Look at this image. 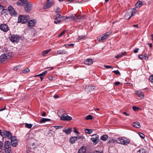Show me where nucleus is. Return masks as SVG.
<instances>
[{"label":"nucleus","instance_id":"nucleus-40","mask_svg":"<svg viewBox=\"0 0 153 153\" xmlns=\"http://www.w3.org/2000/svg\"><path fill=\"white\" fill-rule=\"evenodd\" d=\"M137 11V10L135 8H133L132 10H130V12L131 13H132V14H133V15L136 13Z\"/></svg>","mask_w":153,"mask_h":153},{"label":"nucleus","instance_id":"nucleus-45","mask_svg":"<svg viewBox=\"0 0 153 153\" xmlns=\"http://www.w3.org/2000/svg\"><path fill=\"white\" fill-rule=\"evenodd\" d=\"M113 72L116 74H120V72L118 70H117L116 71H113Z\"/></svg>","mask_w":153,"mask_h":153},{"label":"nucleus","instance_id":"nucleus-62","mask_svg":"<svg viewBox=\"0 0 153 153\" xmlns=\"http://www.w3.org/2000/svg\"><path fill=\"white\" fill-rule=\"evenodd\" d=\"M42 116H43V117H45V116L46 115V114H45V112H43L42 113Z\"/></svg>","mask_w":153,"mask_h":153},{"label":"nucleus","instance_id":"nucleus-50","mask_svg":"<svg viewBox=\"0 0 153 153\" xmlns=\"http://www.w3.org/2000/svg\"><path fill=\"white\" fill-rule=\"evenodd\" d=\"M60 8L59 7H57L56 8V13H59L60 12Z\"/></svg>","mask_w":153,"mask_h":153},{"label":"nucleus","instance_id":"nucleus-23","mask_svg":"<svg viewBox=\"0 0 153 153\" xmlns=\"http://www.w3.org/2000/svg\"><path fill=\"white\" fill-rule=\"evenodd\" d=\"M126 53V51L123 52H121V53H119L118 55L116 56L115 57L117 59L121 58L123 56L125 55Z\"/></svg>","mask_w":153,"mask_h":153},{"label":"nucleus","instance_id":"nucleus-60","mask_svg":"<svg viewBox=\"0 0 153 153\" xmlns=\"http://www.w3.org/2000/svg\"><path fill=\"white\" fill-rule=\"evenodd\" d=\"M123 114L126 116H129V114L127 113L126 112H123Z\"/></svg>","mask_w":153,"mask_h":153},{"label":"nucleus","instance_id":"nucleus-7","mask_svg":"<svg viewBox=\"0 0 153 153\" xmlns=\"http://www.w3.org/2000/svg\"><path fill=\"white\" fill-rule=\"evenodd\" d=\"M9 39L13 43H17L19 40V36L15 35H11L9 37Z\"/></svg>","mask_w":153,"mask_h":153},{"label":"nucleus","instance_id":"nucleus-28","mask_svg":"<svg viewBox=\"0 0 153 153\" xmlns=\"http://www.w3.org/2000/svg\"><path fill=\"white\" fill-rule=\"evenodd\" d=\"M51 120L49 119L42 118L41 119L40 121V122L41 123H44L47 121H50Z\"/></svg>","mask_w":153,"mask_h":153},{"label":"nucleus","instance_id":"nucleus-11","mask_svg":"<svg viewBox=\"0 0 153 153\" xmlns=\"http://www.w3.org/2000/svg\"><path fill=\"white\" fill-rule=\"evenodd\" d=\"M0 28L1 30L5 32L8 31L9 29L8 25L5 24H1L0 25Z\"/></svg>","mask_w":153,"mask_h":153},{"label":"nucleus","instance_id":"nucleus-54","mask_svg":"<svg viewBox=\"0 0 153 153\" xmlns=\"http://www.w3.org/2000/svg\"><path fill=\"white\" fill-rule=\"evenodd\" d=\"M139 58L141 59H143V55L142 54L140 55L139 56Z\"/></svg>","mask_w":153,"mask_h":153},{"label":"nucleus","instance_id":"nucleus-39","mask_svg":"<svg viewBox=\"0 0 153 153\" xmlns=\"http://www.w3.org/2000/svg\"><path fill=\"white\" fill-rule=\"evenodd\" d=\"M47 73V71H45L42 73L41 74L37 75V76H43L45 75Z\"/></svg>","mask_w":153,"mask_h":153},{"label":"nucleus","instance_id":"nucleus-15","mask_svg":"<svg viewBox=\"0 0 153 153\" xmlns=\"http://www.w3.org/2000/svg\"><path fill=\"white\" fill-rule=\"evenodd\" d=\"M133 16V14H132V13H131L130 10H129L128 12L126 13L125 18L126 19H129Z\"/></svg>","mask_w":153,"mask_h":153},{"label":"nucleus","instance_id":"nucleus-48","mask_svg":"<svg viewBox=\"0 0 153 153\" xmlns=\"http://www.w3.org/2000/svg\"><path fill=\"white\" fill-rule=\"evenodd\" d=\"M132 108L134 111H136L139 108L135 106H134L132 107Z\"/></svg>","mask_w":153,"mask_h":153},{"label":"nucleus","instance_id":"nucleus-1","mask_svg":"<svg viewBox=\"0 0 153 153\" xmlns=\"http://www.w3.org/2000/svg\"><path fill=\"white\" fill-rule=\"evenodd\" d=\"M118 143L123 145H127L130 143V140L125 137H120L116 141Z\"/></svg>","mask_w":153,"mask_h":153},{"label":"nucleus","instance_id":"nucleus-17","mask_svg":"<svg viewBox=\"0 0 153 153\" xmlns=\"http://www.w3.org/2000/svg\"><path fill=\"white\" fill-rule=\"evenodd\" d=\"M95 88V87L94 86H91L89 85L88 86L85 87V89L86 91H91Z\"/></svg>","mask_w":153,"mask_h":153},{"label":"nucleus","instance_id":"nucleus-49","mask_svg":"<svg viewBox=\"0 0 153 153\" xmlns=\"http://www.w3.org/2000/svg\"><path fill=\"white\" fill-rule=\"evenodd\" d=\"M57 14H56V17L55 18H57V19H59V18H60L61 17H60V16H61V15L60 14H59V13H56Z\"/></svg>","mask_w":153,"mask_h":153},{"label":"nucleus","instance_id":"nucleus-33","mask_svg":"<svg viewBox=\"0 0 153 153\" xmlns=\"http://www.w3.org/2000/svg\"><path fill=\"white\" fill-rule=\"evenodd\" d=\"M85 131L86 133L90 134L92 132V130L91 129H86Z\"/></svg>","mask_w":153,"mask_h":153},{"label":"nucleus","instance_id":"nucleus-19","mask_svg":"<svg viewBox=\"0 0 153 153\" xmlns=\"http://www.w3.org/2000/svg\"><path fill=\"white\" fill-rule=\"evenodd\" d=\"M138 95V96L141 98L144 97L143 93L140 91H137L135 92Z\"/></svg>","mask_w":153,"mask_h":153},{"label":"nucleus","instance_id":"nucleus-24","mask_svg":"<svg viewBox=\"0 0 153 153\" xmlns=\"http://www.w3.org/2000/svg\"><path fill=\"white\" fill-rule=\"evenodd\" d=\"M143 4V3L142 1H138L136 4V7L139 8L142 6Z\"/></svg>","mask_w":153,"mask_h":153},{"label":"nucleus","instance_id":"nucleus-16","mask_svg":"<svg viewBox=\"0 0 153 153\" xmlns=\"http://www.w3.org/2000/svg\"><path fill=\"white\" fill-rule=\"evenodd\" d=\"M3 135H4L6 136L9 138H10V137H11L12 136V135L11 134L10 132L9 131H3Z\"/></svg>","mask_w":153,"mask_h":153},{"label":"nucleus","instance_id":"nucleus-27","mask_svg":"<svg viewBox=\"0 0 153 153\" xmlns=\"http://www.w3.org/2000/svg\"><path fill=\"white\" fill-rule=\"evenodd\" d=\"M67 52L64 50H59L57 52L58 54H64L67 53Z\"/></svg>","mask_w":153,"mask_h":153},{"label":"nucleus","instance_id":"nucleus-13","mask_svg":"<svg viewBox=\"0 0 153 153\" xmlns=\"http://www.w3.org/2000/svg\"><path fill=\"white\" fill-rule=\"evenodd\" d=\"M7 11L11 16L15 15L16 14V11L14 10V8L11 6H9L8 7Z\"/></svg>","mask_w":153,"mask_h":153},{"label":"nucleus","instance_id":"nucleus-55","mask_svg":"<svg viewBox=\"0 0 153 153\" xmlns=\"http://www.w3.org/2000/svg\"><path fill=\"white\" fill-rule=\"evenodd\" d=\"M94 153H103L102 151H96L94 152Z\"/></svg>","mask_w":153,"mask_h":153},{"label":"nucleus","instance_id":"nucleus-30","mask_svg":"<svg viewBox=\"0 0 153 153\" xmlns=\"http://www.w3.org/2000/svg\"><path fill=\"white\" fill-rule=\"evenodd\" d=\"M11 142L12 145L13 146L16 147L17 145L18 141V140H15L12 141Z\"/></svg>","mask_w":153,"mask_h":153},{"label":"nucleus","instance_id":"nucleus-61","mask_svg":"<svg viewBox=\"0 0 153 153\" xmlns=\"http://www.w3.org/2000/svg\"><path fill=\"white\" fill-rule=\"evenodd\" d=\"M97 40H98V41H100L101 40H103V39H102V37H98L97 38Z\"/></svg>","mask_w":153,"mask_h":153},{"label":"nucleus","instance_id":"nucleus-18","mask_svg":"<svg viewBox=\"0 0 153 153\" xmlns=\"http://www.w3.org/2000/svg\"><path fill=\"white\" fill-rule=\"evenodd\" d=\"M93 63L92 59H88L84 61V63L88 65H90Z\"/></svg>","mask_w":153,"mask_h":153},{"label":"nucleus","instance_id":"nucleus-63","mask_svg":"<svg viewBox=\"0 0 153 153\" xmlns=\"http://www.w3.org/2000/svg\"><path fill=\"white\" fill-rule=\"evenodd\" d=\"M147 44H148L150 48H152V45L151 43H148Z\"/></svg>","mask_w":153,"mask_h":153},{"label":"nucleus","instance_id":"nucleus-9","mask_svg":"<svg viewBox=\"0 0 153 153\" xmlns=\"http://www.w3.org/2000/svg\"><path fill=\"white\" fill-rule=\"evenodd\" d=\"M54 2L53 1L48 0L45 3L43 8L44 9H47L50 7L53 4Z\"/></svg>","mask_w":153,"mask_h":153},{"label":"nucleus","instance_id":"nucleus-12","mask_svg":"<svg viewBox=\"0 0 153 153\" xmlns=\"http://www.w3.org/2000/svg\"><path fill=\"white\" fill-rule=\"evenodd\" d=\"M28 2L27 0H19L17 2V4L19 6H25Z\"/></svg>","mask_w":153,"mask_h":153},{"label":"nucleus","instance_id":"nucleus-8","mask_svg":"<svg viewBox=\"0 0 153 153\" xmlns=\"http://www.w3.org/2000/svg\"><path fill=\"white\" fill-rule=\"evenodd\" d=\"M91 140L94 145H96L98 142L99 139L98 135L95 134L92 136Z\"/></svg>","mask_w":153,"mask_h":153},{"label":"nucleus","instance_id":"nucleus-32","mask_svg":"<svg viewBox=\"0 0 153 153\" xmlns=\"http://www.w3.org/2000/svg\"><path fill=\"white\" fill-rule=\"evenodd\" d=\"M51 51V49H50L48 50H45L42 53V55L43 56H45V55L46 54L48 53L50 51Z\"/></svg>","mask_w":153,"mask_h":153},{"label":"nucleus","instance_id":"nucleus-21","mask_svg":"<svg viewBox=\"0 0 153 153\" xmlns=\"http://www.w3.org/2000/svg\"><path fill=\"white\" fill-rule=\"evenodd\" d=\"M111 34V33L110 32H108L106 33H105L104 34L103 36H102V39H103V40L105 39H106L108 38L109 36Z\"/></svg>","mask_w":153,"mask_h":153},{"label":"nucleus","instance_id":"nucleus-36","mask_svg":"<svg viewBox=\"0 0 153 153\" xmlns=\"http://www.w3.org/2000/svg\"><path fill=\"white\" fill-rule=\"evenodd\" d=\"M0 10H2V11L4 13H5L6 12L5 11L6 10H7V9H5V7H4L1 6L0 4Z\"/></svg>","mask_w":153,"mask_h":153},{"label":"nucleus","instance_id":"nucleus-25","mask_svg":"<svg viewBox=\"0 0 153 153\" xmlns=\"http://www.w3.org/2000/svg\"><path fill=\"white\" fill-rule=\"evenodd\" d=\"M133 126L137 128H140V125L139 123L138 122H134L132 124Z\"/></svg>","mask_w":153,"mask_h":153},{"label":"nucleus","instance_id":"nucleus-3","mask_svg":"<svg viewBox=\"0 0 153 153\" xmlns=\"http://www.w3.org/2000/svg\"><path fill=\"white\" fill-rule=\"evenodd\" d=\"M29 18V16H28L20 15L18 17V22H22L23 24L27 22Z\"/></svg>","mask_w":153,"mask_h":153},{"label":"nucleus","instance_id":"nucleus-53","mask_svg":"<svg viewBox=\"0 0 153 153\" xmlns=\"http://www.w3.org/2000/svg\"><path fill=\"white\" fill-rule=\"evenodd\" d=\"M104 67L107 68H112V67L111 66L105 65H104Z\"/></svg>","mask_w":153,"mask_h":153},{"label":"nucleus","instance_id":"nucleus-20","mask_svg":"<svg viewBox=\"0 0 153 153\" xmlns=\"http://www.w3.org/2000/svg\"><path fill=\"white\" fill-rule=\"evenodd\" d=\"M77 137H71L70 140V142L72 144L74 143L75 141L77 140Z\"/></svg>","mask_w":153,"mask_h":153},{"label":"nucleus","instance_id":"nucleus-14","mask_svg":"<svg viewBox=\"0 0 153 153\" xmlns=\"http://www.w3.org/2000/svg\"><path fill=\"white\" fill-rule=\"evenodd\" d=\"M36 21L34 19H33L29 21L28 23V26L29 27H31L34 26L36 23Z\"/></svg>","mask_w":153,"mask_h":153},{"label":"nucleus","instance_id":"nucleus-26","mask_svg":"<svg viewBox=\"0 0 153 153\" xmlns=\"http://www.w3.org/2000/svg\"><path fill=\"white\" fill-rule=\"evenodd\" d=\"M62 130L66 134H70L72 131V129L71 128H70L67 129H63Z\"/></svg>","mask_w":153,"mask_h":153},{"label":"nucleus","instance_id":"nucleus-57","mask_svg":"<svg viewBox=\"0 0 153 153\" xmlns=\"http://www.w3.org/2000/svg\"><path fill=\"white\" fill-rule=\"evenodd\" d=\"M144 57L145 59L146 60H147L148 58V54H145L144 55Z\"/></svg>","mask_w":153,"mask_h":153},{"label":"nucleus","instance_id":"nucleus-43","mask_svg":"<svg viewBox=\"0 0 153 153\" xmlns=\"http://www.w3.org/2000/svg\"><path fill=\"white\" fill-rule=\"evenodd\" d=\"M140 136L143 139L145 137V135L143 133H139Z\"/></svg>","mask_w":153,"mask_h":153},{"label":"nucleus","instance_id":"nucleus-51","mask_svg":"<svg viewBox=\"0 0 153 153\" xmlns=\"http://www.w3.org/2000/svg\"><path fill=\"white\" fill-rule=\"evenodd\" d=\"M3 143L1 141H0V149H2L3 146Z\"/></svg>","mask_w":153,"mask_h":153},{"label":"nucleus","instance_id":"nucleus-44","mask_svg":"<svg viewBox=\"0 0 153 153\" xmlns=\"http://www.w3.org/2000/svg\"><path fill=\"white\" fill-rule=\"evenodd\" d=\"M21 66H17L16 67H14V68H13V70H14V71H17V70H18V69H19L20 68H21Z\"/></svg>","mask_w":153,"mask_h":153},{"label":"nucleus","instance_id":"nucleus-29","mask_svg":"<svg viewBox=\"0 0 153 153\" xmlns=\"http://www.w3.org/2000/svg\"><path fill=\"white\" fill-rule=\"evenodd\" d=\"M137 153H147V152L144 149H139L137 152Z\"/></svg>","mask_w":153,"mask_h":153},{"label":"nucleus","instance_id":"nucleus-22","mask_svg":"<svg viewBox=\"0 0 153 153\" xmlns=\"http://www.w3.org/2000/svg\"><path fill=\"white\" fill-rule=\"evenodd\" d=\"M86 149L84 147H82L78 150V153H86Z\"/></svg>","mask_w":153,"mask_h":153},{"label":"nucleus","instance_id":"nucleus-35","mask_svg":"<svg viewBox=\"0 0 153 153\" xmlns=\"http://www.w3.org/2000/svg\"><path fill=\"white\" fill-rule=\"evenodd\" d=\"M92 119V116L91 115H87L84 119L85 120H88L89 119Z\"/></svg>","mask_w":153,"mask_h":153},{"label":"nucleus","instance_id":"nucleus-42","mask_svg":"<svg viewBox=\"0 0 153 153\" xmlns=\"http://www.w3.org/2000/svg\"><path fill=\"white\" fill-rule=\"evenodd\" d=\"M85 36L84 35H82L81 36H79V37L78 38H77V39H78L79 40L82 39L85 37Z\"/></svg>","mask_w":153,"mask_h":153},{"label":"nucleus","instance_id":"nucleus-38","mask_svg":"<svg viewBox=\"0 0 153 153\" xmlns=\"http://www.w3.org/2000/svg\"><path fill=\"white\" fill-rule=\"evenodd\" d=\"M61 22V20L59 19L55 18V20L54 21V23L56 24H57L58 23H60Z\"/></svg>","mask_w":153,"mask_h":153},{"label":"nucleus","instance_id":"nucleus-47","mask_svg":"<svg viewBox=\"0 0 153 153\" xmlns=\"http://www.w3.org/2000/svg\"><path fill=\"white\" fill-rule=\"evenodd\" d=\"M149 80L151 82H153V75H151L149 77Z\"/></svg>","mask_w":153,"mask_h":153},{"label":"nucleus","instance_id":"nucleus-56","mask_svg":"<svg viewBox=\"0 0 153 153\" xmlns=\"http://www.w3.org/2000/svg\"><path fill=\"white\" fill-rule=\"evenodd\" d=\"M139 50V49L138 48H136L134 51V53H137Z\"/></svg>","mask_w":153,"mask_h":153},{"label":"nucleus","instance_id":"nucleus-6","mask_svg":"<svg viewBox=\"0 0 153 153\" xmlns=\"http://www.w3.org/2000/svg\"><path fill=\"white\" fill-rule=\"evenodd\" d=\"M59 117H60V120L64 121H70L72 119V118L67 115L66 113H63Z\"/></svg>","mask_w":153,"mask_h":153},{"label":"nucleus","instance_id":"nucleus-34","mask_svg":"<svg viewBox=\"0 0 153 153\" xmlns=\"http://www.w3.org/2000/svg\"><path fill=\"white\" fill-rule=\"evenodd\" d=\"M33 126V125L31 124L26 123L25 125V126L26 128H31Z\"/></svg>","mask_w":153,"mask_h":153},{"label":"nucleus","instance_id":"nucleus-59","mask_svg":"<svg viewBox=\"0 0 153 153\" xmlns=\"http://www.w3.org/2000/svg\"><path fill=\"white\" fill-rule=\"evenodd\" d=\"M120 84V82H115L114 83V85L117 86L119 85Z\"/></svg>","mask_w":153,"mask_h":153},{"label":"nucleus","instance_id":"nucleus-64","mask_svg":"<svg viewBox=\"0 0 153 153\" xmlns=\"http://www.w3.org/2000/svg\"><path fill=\"white\" fill-rule=\"evenodd\" d=\"M94 109L95 111H99L100 110L99 108H94Z\"/></svg>","mask_w":153,"mask_h":153},{"label":"nucleus","instance_id":"nucleus-4","mask_svg":"<svg viewBox=\"0 0 153 153\" xmlns=\"http://www.w3.org/2000/svg\"><path fill=\"white\" fill-rule=\"evenodd\" d=\"M12 56L11 53L2 54L0 56V62H3L6 61L7 59L10 58Z\"/></svg>","mask_w":153,"mask_h":153},{"label":"nucleus","instance_id":"nucleus-5","mask_svg":"<svg viewBox=\"0 0 153 153\" xmlns=\"http://www.w3.org/2000/svg\"><path fill=\"white\" fill-rule=\"evenodd\" d=\"M4 150L6 153H10L11 150V145L10 142L6 141L4 145Z\"/></svg>","mask_w":153,"mask_h":153},{"label":"nucleus","instance_id":"nucleus-37","mask_svg":"<svg viewBox=\"0 0 153 153\" xmlns=\"http://www.w3.org/2000/svg\"><path fill=\"white\" fill-rule=\"evenodd\" d=\"M9 139L11 140V142L13 141L18 140H17L16 137L14 136H13V137L12 136L11 137H10Z\"/></svg>","mask_w":153,"mask_h":153},{"label":"nucleus","instance_id":"nucleus-41","mask_svg":"<svg viewBox=\"0 0 153 153\" xmlns=\"http://www.w3.org/2000/svg\"><path fill=\"white\" fill-rule=\"evenodd\" d=\"M22 71V73H26L27 72H28L30 71V70L28 68H27L23 70Z\"/></svg>","mask_w":153,"mask_h":153},{"label":"nucleus","instance_id":"nucleus-2","mask_svg":"<svg viewBox=\"0 0 153 153\" xmlns=\"http://www.w3.org/2000/svg\"><path fill=\"white\" fill-rule=\"evenodd\" d=\"M85 16L83 15L81 17L79 18L76 15L71 14L69 16L65 17V18L64 19L65 21H66V20H67L68 19V20H75L76 19H84V17H85ZM65 17V16H61V17Z\"/></svg>","mask_w":153,"mask_h":153},{"label":"nucleus","instance_id":"nucleus-58","mask_svg":"<svg viewBox=\"0 0 153 153\" xmlns=\"http://www.w3.org/2000/svg\"><path fill=\"white\" fill-rule=\"evenodd\" d=\"M74 131L76 134H79V133L77 131V129L76 128H74Z\"/></svg>","mask_w":153,"mask_h":153},{"label":"nucleus","instance_id":"nucleus-46","mask_svg":"<svg viewBox=\"0 0 153 153\" xmlns=\"http://www.w3.org/2000/svg\"><path fill=\"white\" fill-rule=\"evenodd\" d=\"M63 127L62 126H54V127L56 128V129H57L59 128H63Z\"/></svg>","mask_w":153,"mask_h":153},{"label":"nucleus","instance_id":"nucleus-31","mask_svg":"<svg viewBox=\"0 0 153 153\" xmlns=\"http://www.w3.org/2000/svg\"><path fill=\"white\" fill-rule=\"evenodd\" d=\"M101 138L103 141H105L108 138V136L106 135H104L101 137Z\"/></svg>","mask_w":153,"mask_h":153},{"label":"nucleus","instance_id":"nucleus-10","mask_svg":"<svg viewBox=\"0 0 153 153\" xmlns=\"http://www.w3.org/2000/svg\"><path fill=\"white\" fill-rule=\"evenodd\" d=\"M25 6V11L27 13L29 12L32 8V3L30 2H28Z\"/></svg>","mask_w":153,"mask_h":153},{"label":"nucleus","instance_id":"nucleus-52","mask_svg":"<svg viewBox=\"0 0 153 153\" xmlns=\"http://www.w3.org/2000/svg\"><path fill=\"white\" fill-rule=\"evenodd\" d=\"M65 33V30L62 31L59 36V37H61Z\"/></svg>","mask_w":153,"mask_h":153}]
</instances>
